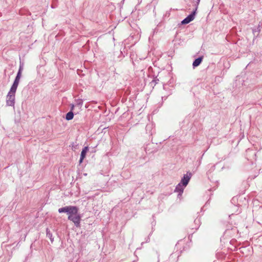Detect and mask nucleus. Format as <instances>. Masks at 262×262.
<instances>
[{
  "mask_svg": "<svg viewBox=\"0 0 262 262\" xmlns=\"http://www.w3.org/2000/svg\"><path fill=\"white\" fill-rule=\"evenodd\" d=\"M24 62L20 61L19 67V69H18V72L22 73V71L24 69Z\"/></svg>",
  "mask_w": 262,
  "mask_h": 262,
  "instance_id": "nucleus-13",
  "label": "nucleus"
},
{
  "mask_svg": "<svg viewBox=\"0 0 262 262\" xmlns=\"http://www.w3.org/2000/svg\"><path fill=\"white\" fill-rule=\"evenodd\" d=\"M229 217L230 219V220H231L232 219H238L239 218V216L237 215V214H232L231 215H229Z\"/></svg>",
  "mask_w": 262,
  "mask_h": 262,
  "instance_id": "nucleus-14",
  "label": "nucleus"
},
{
  "mask_svg": "<svg viewBox=\"0 0 262 262\" xmlns=\"http://www.w3.org/2000/svg\"><path fill=\"white\" fill-rule=\"evenodd\" d=\"M252 31L254 35H255L256 34V35H258V33L260 31V26L259 25L257 28L253 29Z\"/></svg>",
  "mask_w": 262,
  "mask_h": 262,
  "instance_id": "nucleus-12",
  "label": "nucleus"
},
{
  "mask_svg": "<svg viewBox=\"0 0 262 262\" xmlns=\"http://www.w3.org/2000/svg\"><path fill=\"white\" fill-rule=\"evenodd\" d=\"M54 1H56L57 0H53Z\"/></svg>",
  "mask_w": 262,
  "mask_h": 262,
  "instance_id": "nucleus-20",
  "label": "nucleus"
},
{
  "mask_svg": "<svg viewBox=\"0 0 262 262\" xmlns=\"http://www.w3.org/2000/svg\"><path fill=\"white\" fill-rule=\"evenodd\" d=\"M83 100L82 99H77L75 100V106L79 107V109H81L82 105H83Z\"/></svg>",
  "mask_w": 262,
  "mask_h": 262,
  "instance_id": "nucleus-10",
  "label": "nucleus"
},
{
  "mask_svg": "<svg viewBox=\"0 0 262 262\" xmlns=\"http://www.w3.org/2000/svg\"><path fill=\"white\" fill-rule=\"evenodd\" d=\"M81 217V215L78 213V208L76 207L75 212L68 216V220L72 221L76 227L78 228L80 225Z\"/></svg>",
  "mask_w": 262,
  "mask_h": 262,
  "instance_id": "nucleus-1",
  "label": "nucleus"
},
{
  "mask_svg": "<svg viewBox=\"0 0 262 262\" xmlns=\"http://www.w3.org/2000/svg\"><path fill=\"white\" fill-rule=\"evenodd\" d=\"M88 150L89 148L88 146H85L84 148H83L80 155V158L79 160L80 163H82L84 158L85 157L86 154L88 152Z\"/></svg>",
  "mask_w": 262,
  "mask_h": 262,
  "instance_id": "nucleus-7",
  "label": "nucleus"
},
{
  "mask_svg": "<svg viewBox=\"0 0 262 262\" xmlns=\"http://www.w3.org/2000/svg\"><path fill=\"white\" fill-rule=\"evenodd\" d=\"M2 16V14L0 12V17Z\"/></svg>",
  "mask_w": 262,
  "mask_h": 262,
  "instance_id": "nucleus-19",
  "label": "nucleus"
},
{
  "mask_svg": "<svg viewBox=\"0 0 262 262\" xmlns=\"http://www.w3.org/2000/svg\"><path fill=\"white\" fill-rule=\"evenodd\" d=\"M196 2H200V0H196Z\"/></svg>",
  "mask_w": 262,
  "mask_h": 262,
  "instance_id": "nucleus-18",
  "label": "nucleus"
},
{
  "mask_svg": "<svg viewBox=\"0 0 262 262\" xmlns=\"http://www.w3.org/2000/svg\"><path fill=\"white\" fill-rule=\"evenodd\" d=\"M158 81H159V79H158L157 77H156V78H155L152 80V81H151V83H154V85H156L157 83H158Z\"/></svg>",
  "mask_w": 262,
  "mask_h": 262,
  "instance_id": "nucleus-16",
  "label": "nucleus"
},
{
  "mask_svg": "<svg viewBox=\"0 0 262 262\" xmlns=\"http://www.w3.org/2000/svg\"><path fill=\"white\" fill-rule=\"evenodd\" d=\"M75 106V104H71L70 111H72L74 110V108Z\"/></svg>",
  "mask_w": 262,
  "mask_h": 262,
  "instance_id": "nucleus-17",
  "label": "nucleus"
},
{
  "mask_svg": "<svg viewBox=\"0 0 262 262\" xmlns=\"http://www.w3.org/2000/svg\"><path fill=\"white\" fill-rule=\"evenodd\" d=\"M21 76V73L17 72L16 76V77L14 79V81L13 83V84L11 87V88H13V90L14 89L17 90V88Z\"/></svg>",
  "mask_w": 262,
  "mask_h": 262,
  "instance_id": "nucleus-6",
  "label": "nucleus"
},
{
  "mask_svg": "<svg viewBox=\"0 0 262 262\" xmlns=\"http://www.w3.org/2000/svg\"><path fill=\"white\" fill-rule=\"evenodd\" d=\"M185 187V186L179 183L176 187L174 191L179 192V194H181L183 192Z\"/></svg>",
  "mask_w": 262,
  "mask_h": 262,
  "instance_id": "nucleus-8",
  "label": "nucleus"
},
{
  "mask_svg": "<svg viewBox=\"0 0 262 262\" xmlns=\"http://www.w3.org/2000/svg\"><path fill=\"white\" fill-rule=\"evenodd\" d=\"M191 176L192 173L190 172H187L186 174L184 175L180 183H181L183 186L186 187L188 184V182H189V180H190Z\"/></svg>",
  "mask_w": 262,
  "mask_h": 262,
  "instance_id": "nucleus-4",
  "label": "nucleus"
},
{
  "mask_svg": "<svg viewBox=\"0 0 262 262\" xmlns=\"http://www.w3.org/2000/svg\"><path fill=\"white\" fill-rule=\"evenodd\" d=\"M74 117V113L73 111H70L68 112L66 116V119L67 120H72Z\"/></svg>",
  "mask_w": 262,
  "mask_h": 262,
  "instance_id": "nucleus-11",
  "label": "nucleus"
},
{
  "mask_svg": "<svg viewBox=\"0 0 262 262\" xmlns=\"http://www.w3.org/2000/svg\"><path fill=\"white\" fill-rule=\"evenodd\" d=\"M195 15V12L192 11L191 14L188 15L185 18H184L182 21L181 23L183 25L187 24L192 21Z\"/></svg>",
  "mask_w": 262,
  "mask_h": 262,
  "instance_id": "nucleus-5",
  "label": "nucleus"
},
{
  "mask_svg": "<svg viewBox=\"0 0 262 262\" xmlns=\"http://www.w3.org/2000/svg\"><path fill=\"white\" fill-rule=\"evenodd\" d=\"M16 90L11 88L6 97V104L8 106H14L15 104V95Z\"/></svg>",
  "mask_w": 262,
  "mask_h": 262,
  "instance_id": "nucleus-2",
  "label": "nucleus"
},
{
  "mask_svg": "<svg viewBox=\"0 0 262 262\" xmlns=\"http://www.w3.org/2000/svg\"><path fill=\"white\" fill-rule=\"evenodd\" d=\"M200 4V2L195 1V3L194 4L195 9L193 10V11H195V13H196L197 9L198 8L199 5Z\"/></svg>",
  "mask_w": 262,
  "mask_h": 262,
  "instance_id": "nucleus-15",
  "label": "nucleus"
},
{
  "mask_svg": "<svg viewBox=\"0 0 262 262\" xmlns=\"http://www.w3.org/2000/svg\"><path fill=\"white\" fill-rule=\"evenodd\" d=\"M76 206H67L66 207L60 208L58 209L59 213H67L68 216L70 214H73L75 212Z\"/></svg>",
  "mask_w": 262,
  "mask_h": 262,
  "instance_id": "nucleus-3",
  "label": "nucleus"
},
{
  "mask_svg": "<svg viewBox=\"0 0 262 262\" xmlns=\"http://www.w3.org/2000/svg\"><path fill=\"white\" fill-rule=\"evenodd\" d=\"M203 57L200 56L198 58H196L194 61L193 62L192 66L193 68L199 66L203 60Z\"/></svg>",
  "mask_w": 262,
  "mask_h": 262,
  "instance_id": "nucleus-9",
  "label": "nucleus"
}]
</instances>
